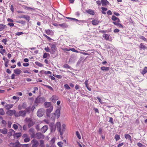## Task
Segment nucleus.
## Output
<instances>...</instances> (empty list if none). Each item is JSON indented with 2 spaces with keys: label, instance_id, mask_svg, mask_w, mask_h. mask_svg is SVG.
I'll return each mask as SVG.
<instances>
[{
  "label": "nucleus",
  "instance_id": "nucleus-1",
  "mask_svg": "<svg viewBox=\"0 0 147 147\" xmlns=\"http://www.w3.org/2000/svg\"><path fill=\"white\" fill-rule=\"evenodd\" d=\"M56 126L58 131L60 133V135L62 136L63 133L65 131L66 125L63 124L61 126V123L59 122H57L56 123Z\"/></svg>",
  "mask_w": 147,
  "mask_h": 147
},
{
  "label": "nucleus",
  "instance_id": "nucleus-2",
  "mask_svg": "<svg viewBox=\"0 0 147 147\" xmlns=\"http://www.w3.org/2000/svg\"><path fill=\"white\" fill-rule=\"evenodd\" d=\"M25 120L28 123V126L29 127L32 126L35 123V120L34 119L32 118H26L25 119Z\"/></svg>",
  "mask_w": 147,
  "mask_h": 147
},
{
  "label": "nucleus",
  "instance_id": "nucleus-3",
  "mask_svg": "<svg viewBox=\"0 0 147 147\" xmlns=\"http://www.w3.org/2000/svg\"><path fill=\"white\" fill-rule=\"evenodd\" d=\"M26 112L25 111H20L18 112L15 114V117H18L20 116L24 117L26 116Z\"/></svg>",
  "mask_w": 147,
  "mask_h": 147
},
{
  "label": "nucleus",
  "instance_id": "nucleus-4",
  "mask_svg": "<svg viewBox=\"0 0 147 147\" xmlns=\"http://www.w3.org/2000/svg\"><path fill=\"white\" fill-rule=\"evenodd\" d=\"M45 101V98L44 97H37L35 101L36 103H42Z\"/></svg>",
  "mask_w": 147,
  "mask_h": 147
},
{
  "label": "nucleus",
  "instance_id": "nucleus-5",
  "mask_svg": "<svg viewBox=\"0 0 147 147\" xmlns=\"http://www.w3.org/2000/svg\"><path fill=\"white\" fill-rule=\"evenodd\" d=\"M31 142L32 144V147H38L39 145L38 141L35 139H33L32 140Z\"/></svg>",
  "mask_w": 147,
  "mask_h": 147
},
{
  "label": "nucleus",
  "instance_id": "nucleus-6",
  "mask_svg": "<svg viewBox=\"0 0 147 147\" xmlns=\"http://www.w3.org/2000/svg\"><path fill=\"white\" fill-rule=\"evenodd\" d=\"M44 109H39L37 112V116L39 117H41L44 113Z\"/></svg>",
  "mask_w": 147,
  "mask_h": 147
},
{
  "label": "nucleus",
  "instance_id": "nucleus-7",
  "mask_svg": "<svg viewBox=\"0 0 147 147\" xmlns=\"http://www.w3.org/2000/svg\"><path fill=\"white\" fill-rule=\"evenodd\" d=\"M16 111L15 110H10L6 112V114L7 115L10 116H11L14 114L15 116V114H16Z\"/></svg>",
  "mask_w": 147,
  "mask_h": 147
},
{
  "label": "nucleus",
  "instance_id": "nucleus-8",
  "mask_svg": "<svg viewBox=\"0 0 147 147\" xmlns=\"http://www.w3.org/2000/svg\"><path fill=\"white\" fill-rule=\"evenodd\" d=\"M22 137L24 138V141L25 142H28L30 141V138L27 134L23 135Z\"/></svg>",
  "mask_w": 147,
  "mask_h": 147
},
{
  "label": "nucleus",
  "instance_id": "nucleus-9",
  "mask_svg": "<svg viewBox=\"0 0 147 147\" xmlns=\"http://www.w3.org/2000/svg\"><path fill=\"white\" fill-rule=\"evenodd\" d=\"M53 106H51L49 109H47L46 113L47 116L48 117H50V113L53 111Z\"/></svg>",
  "mask_w": 147,
  "mask_h": 147
},
{
  "label": "nucleus",
  "instance_id": "nucleus-10",
  "mask_svg": "<svg viewBox=\"0 0 147 147\" xmlns=\"http://www.w3.org/2000/svg\"><path fill=\"white\" fill-rule=\"evenodd\" d=\"M9 145L10 146H13V147H20L21 144L19 142H17L15 143H11Z\"/></svg>",
  "mask_w": 147,
  "mask_h": 147
},
{
  "label": "nucleus",
  "instance_id": "nucleus-11",
  "mask_svg": "<svg viewBox=\"0 0 147 147\" xmlns=\"http://www.w3.org/2000/svg\"><path fill=\"white\" fill-rule=\"evenodd\" d=\"M29 132L31 138H34L35 135L34 129L33 128H31L29 130Z\"/></svg>",
  "mask_w": 147,
  "mask_h": 147
},
{
  "label": "nucleus",
  "instance_id": "nucleus-12",
  "mask_svg": "<svg viewBox=\"0 0 147 147\" xmlns=\"http://www.w3.org/2000/svg\"><path fill=\"white\" fill-rule=\"evenodd\" d=\"M51 127V131L52 132H54L56 130V126L54 125L53 123H51L50 125Z\"/></svg>",
  "mask_w": 147,
  "mask_h": 147
},
{
  "label": "nucleus",
  "instance_id": "nucleus-13",
  "mask_svg": "<svg viewBox=\"0 0 147 147\" xmlns=\"http://www.w3.org/2000/svg\"><path fill=\"white\" fill-rule=\"evenodd\" d=\"M49 44L51 46V49L53 53H54L56 50V46L55 45L53 44Z\"/></svg>",
  "mask_w": 147,
  "mask_h": 147
},
{
  "label": "nucleus",
  "instance_id": "nucleus-14",
  "mask_svg": "<svg viewBox=\"0 0 147 147\" xmlns=\"http://www.w3.org/2000/svg\"><path fill=\"white\" fill-rule=\"evenodd\" d=\"M48 127L47 125L44 126L41 129V131L43 133H45L48 129Z\"/></svg>",
  "mask_w": 147,
  "mask_h": 147
},
{
  "label": "nucleus",
  "instance_id": "nucleus-15",
  "mask_svg": "<svg viewBox=\"0 0 147 147\" xmlns=\"http://www.w3.org/2000/svg\"><path fill=\"white\" fill-rule=\"evenodd\" d=\"M7 129L4 128L3 129H0V132L3 134H7Z\"/></svg>",
  "mask_w": 147,
  "mask_h": 147
},
{
  "label": "nucleus",
  "instance_id": "nucleus-16",
  "mask_svg": "<svg viewBox=\"0 0 147 147\" xmlns=\"http://www.w3.org/2000/svg\"><path fill=\"white\" fill-rule=\"evenodd\" d=\"M101 4L102 6H105L109 5V3L107 0H101Z\"/></svg>",
  "mask_w": 147,
  "mask_h": 147
},
{
  "label": "nucleus",
  "instance_id": "nucleus-17",
  "mask_svg": "<svg viewBox=\"0 0 147 147\" xmlns=\"http://www.w3.org/2000/svg\"><path fill=\"white\" fill-rule=\"evenodd\" d=\"M55 115L57 117V118H58L60 116V110L59 109H57L55 113Z\"/></svg>",
  "mask_w": 147,
  "mask_h": 147
},
{
  "label": "nucleus",
  "instance_id": "nucleus-18",
  "mask_svg": "<svg viewBox=\"0 0 147 147\" xmlns=\"http://www.w3.org/2000/svg\"><path fill=\"white\" fill-rule=\"evenodd\" d=\"M36 137L38 139H42L44 138L43 136L40 133H37L36 134Z\"/></svg>",
  "mask_w": 147,
  "mask_h": 147
},
{
  "label": "nucleus",
  "instance_id": "nucleus-19",
  "mask_svg": "<svg viewBox=\"0 0 147 147\" xmlns=\"http://www.w3.org/2000/svg\"><path fill=\"white\" fill-rule=\"evenodd\" d=\"M18 18H24L26 20H28V21L30 19V17L26 15H23V16H18Z\"/></svg>",
  "mask_w": 147,
  "mask_h": 147
},
{
  "label": "nucleus",
  "instance_id": "nucleus-20",
  "mask_svg": "<svg viewBox=\"0 0 147 147\" xmlns=\"http://www.w3.org/2000/svg\"><path fill=\"white\" fill-rule=\"evenodd\" d=\"M58 99V97L56 95L53 96L51 98V100L52 101L54 102L55 100H57Z\"/></svg>",
  "mask_w": 147,
  "mask_h": 147
},
{
  "label": "nucleus",
  "instance_id": "nucleus-21",
  "mask_svg": "<svg viewBox=\"0 0 147 147\" xmlns=\"http://www.w3.org/2000/svg\"><path fill=\"white\" fill-rule=\"evenodd\" d=\"M51 119L53 121H55V118L57 117L55 115V114L54 113H52L51 115H50V117Z\"/></svg>",
  "mask_w": 147,
  "mask_h": 147
},
{
  "label": "nucleus",
  "instance_id": "nucleus-22",
  "mask_svg": "<svg viewBox=\"0 0 147 147\" xmlns=\"http://www.w3.org/2000/svg\"><path fill=\"white\" fill-rule=\"evenodd\" d=\"M14 72L17 76H19L22 72V71L19 69H16L14 70Z\"/></svg>",
  "mask_w": 147,
  "mask_h": 147
},
{
  "label": "nucleus",
  "instance_id": "nucleus-23",
  "mask_svg": "<svg viewBox=\"0 0 147 147\" xmlns=\"http://www.w3.org/2000/svg\"><path fill=\"white\" fill-rule=\"evenodd\" d=\"M99 22V21L98 20L96 19H94L92 21L91 23L92 25H97L98 24Z\"/></svg>",
  "mask_w": 147,
  "mask_h": 147
},
{
  "label": "nucleus",
  "instance_id": "nucleus-24",
  "mask_svg": "<svg viewBox=\"0 0 147 147\" xmlns=\"http://www.w3.org/2000/svg\"><path fill=\"white\" fill-rule=\"evenodd\" d=\"M126 139L129 140L131 142V136L129 134H125L124 135Z\"/></svg>",
  "mask_w": 147,
  "mask_h": 147
},
{
  "label": "nucleus",
  "instance_id": "nucleus-25",
  "mask_svg": "<svg viewBox=\"0 0 147 147\" xmlns=\"http://www.w3.org/2000/svg\"><path fill=\"white\" fill-rule=\"evenodd\" d=\"M140 48L141 49H143L144 50L147 49V47L146 46L144 45L142 43H140L139 46Z\"/></svg>",
  "mask_w": 147,
  "mask_h": 147
},
{
  "label": "nucleus",
  "instance_id": "nucleus-26",
  "mask_svg": "<svg viewBox=\"0 0 147 147\" xmlns=\"http://www.w3.org/2000/svg\"><path fill=\"white\" fill-rule=\"evenodd\" d=\"M111 19L113 20V21H117V22H120V20L119 19L115 17L114 16H112V17L111 18Z\"/></svg>",
  "mask_w": 147,
  "mask_h": 147
},
{
  "label": "nucleus",
  "instance_id": "nucleus-27",
  "mask_svg": "<svg viewBox=\"0 0 147 147\" xmlns=\"http://www.w3.org/2000/svg\"><path fill=\"white\" fill-rule=\"evenodd\" d=\"M50 57V55L49 53H45L43 54V58H49Z\"/></svg>",
  "mask_w": 147,
  "mask_h": 147
},
{
  "label": "nucleus",
  "instance_id": "nucleus-28",
  "mask_svg": "<svg viewBox=\"0 0 147 147\" xmlns=\"http://www.w3.org/2000/svg\"><path fill=\"white\" fill-rule=\"evenodd\" d=\"M86 11L88 13L90 14L91 15H94V11L91 9H89L87 10Z\"/></svg>",
  "mask_w": 147,
  "mask_h": 147
},
{
  "label": "nucleus",
  "instance_id": "nucleus-29",
  "mask_svg": "<svg viewBox=\"0 0 147 147\" xmlns=\"http://www.w3.org/2000/svg\"><path fill=\"white\" fill-rule=\"evenodd\" d=\"M13 106V105H12V104L9 105V104H6L5 105V107L6 109L7 110H9L10 109L12 108Z\"/></svg>",
  "mask_w": 147,
  "mask_h": 147
},
{
  "label": "nucleus",
  "instance_id": "nucleus-30",
  "mask_svg": "<svg viewBox=\"0 0 147 147\" xmlns=\"http://www.w3.org/2000/svg\"><path fill=\"white\" fill-rule=\"evenodd\" d=\"M39 147H45L44 141L42 140H40V141Z\"/></svg>",
  "mask_w": 147,
  "mask_h": 147
},
{
  "label": "nucleus",
  "instance_id": "nucleus-31",
  "mask_svg": "<svg viewBox=\"0 0 147 147\" xmlns=\"http://www.w3.org/2000/svg\"><path fill=\"white\" fill-rule=\"evenodd\" d=\"M6 27L5 25L3 24H0V31L3 30Z\"/></svg>",
  "mask_w": 147,
  "mask_h": 147
},
{
  "label": "nucleus",
  "instance_id": "nucleus-32",
  "mask_svg": "<svg viewBox=\"0 0 147 147\" xmlns=\"http://www.w3.org/2000/svg\"><path fill=\"white\" fill-rule=\"evenodd\" d=\"M101 69L102 71H108L109 70V67L103 66L101 67Z\"/></svg>",
  "mask_w": 147,
  "mask_h": 147
},
{
  "label": "nucleus",
  "instance_id": "nucleus-33",
  "mask_svg": "<svg viewBox=\"0 0 147 147\" xmlns=\"http://www.w3.org/2000/svg\"><path fill=\"white\" fill-rule=\"evenodd\" d=\"M46 108L50 107L51 106V103L50 102H46L44 104Z\"/></svg>",
  "mask_w": 147,
  "mask_h": 147
},
{
  "label": "nucleus",
  "instance_id": "nucleus-34",
  "mask_svg": "<svg viewBox=\"0 0 147 147\" xmlns=\"http://www.w3.org/2000/svg\"><path fill=\"white\" fill-rule=\"evenodd\" d=\"M103 37L107 40H108L109 38V35L107 34H104L103 35Z\"/></svg>",
  "mask_w": 147,
  "mask_h": 147
},
{
  "label": "nucleus",
  "instance_id": "nucleus-35",
  "mask_svg": "<svg viewBox=\"0 0 147 147\" xmlns=\"http://www.w3.org/2000/svg\"><path fill=\"white\" fill-rule=\"evenodd\" d=\"M0 53L3 55L5 54H6V51L4 49H1L0 50Z\"/></svg>",
  "mask_w": 147,
  "mask_h": 147
},
{
  "label": "nucleus",
  "instance_id": "nucleus-36",
  "mask_svg": "<svg viewBox=\"0 0 147 147\" xmlns=\"http://www.w3.org/2000/svg\"><path fill=\"white\" fill-rule=\"evenodd\" d=\"M147 72V67H145L144 69L142 70L141 73L144 75Z\"/></svg>",
  "mask_w": 147,
  "mask_h": 147
},
{
  "label": "nucleus",
  "instance_id": "nucleus-37",
  "mask_svg": "<svg viewBox=\"0 0 147 147\" xmlns=\"http://www.w3.org/2000/svg\"><path fill=\"white\" fill-rule=\"evenodd\" d=\"M78 22V24H80L81 23H84L87 22V21L84 20H76Z\"/></svg>",
  "mask_w": 147,
  "mask_h": 147
},
{
  "label": "nucleus",
  "instance_id": "nucleus-38",
  "mask_svg": "<svg viewBox=\"0 0 147 147\" xmlns=\"http://www.w3.org/2000/svg\"><path fill=\"white\" fill-rule=\"evenodd\" d=\"M35 63L37 65L40 67H42L43 66V65L41 63L38 61L35 62Z\"/></svg>",
  "mask_w": 147,
  "mask_h": 147
},
{
  "label": "nucleus",
  "instance_id": "nucleus-39",
  "mask_svg": "<svg viewBox=\"0 0 147 147\" xmlns=\"http://www.w3.org/2000/svg\"><path fill=\"white\" fill-rule=\"evenodd\" d=\"M5 113V112L3 109L2 108L0 109V115H3Z\"/></svg>",
  "mask_w": 147,
  "mask_h": 147
},
{
  "label": "nucleus",
  "instance_id": "nucleus-40",
  "mask_svg": "<svg viewBox=\"0 0 147 147\" xmlns=\"http://www.w3.org/2000/svg\"><path fill=\"white\" fill-rule=\"evenodd\" d=\"M76 135L77 136V137L79 139H81V136L79 134V132L78 131H76Z\"/></svg>",
  "mask_w": 147,
  "mask_h": 147
},
{
  "label": "nucleus",
  "instance_id": "nucleus-41",
  "mask_svg": "<svg viewBox=\"0 0 147 147\" xmlns=\"http://www.w3.org/2000/svg\"><path fill=\"white\" fill-rule=\"evenodd\" d=\"M59 26L63 28H65L67 26V25L65 23H63L61 24H59Z\"/></svg>",
  "mask_w": 147,
  "mask_h": 147
},
{
  "label": "nucleus",
  "instance_id": "nucleus-42",
  "mask_svg": "<svg viewBox=\"0 0 147 147\" xmlns=\"http://www.w3.org/2000/svg\"><path fill=\"white\" fill-rule=\"evenodd\" d=\"M120 136L118 134L115 135V139L116 141L119 140L120 139Z\"/></svg>",
  "mask_w": 147,
  "mask_h": 147
},
{
  "label": "nucleus",
  "instance_id": "nucleus-43",
  "mask_svg": "<svg viewBox=\"0 0 147 147\" xmlns=\"http://www.w3.org/2000/svg\"><path fill=\"white\" fill-rule=\"evenodd\" d=\"M137 145L139 147H145V146L144 145L142 144L140 142L138 143Z\"/></svg>",
  "mask_w": 147,
  "mask_h": 147
},
{
  "label": "nucleus",
  "instance_id": "nucleus-44",
  "mask_svg": "<svg viewBox=\"0 0 147 147\" xmlns=\"http://www.w3.org/2000/svg\"><path fill=\"white\" fill-rule=\"evenodd\" d=\"M53 75L58 79H61L62 78V76L61 75Z\"/></svg>",
  "mask_w": 147,
  "mask_h": 147
},
{
  "label": "nucleus",
  "instance_id": "nucleus-45",
  "mask_svg": "<svg viewBox=\"0 0 147 147\" xmlns=\"http://www.w3.org/2000/svg\"><path fill=\"white\" fill-rule=\"evenodd\" d=\"M33 89L34 90L32 91V92L34 94L36 93V91L38 90V88L37 87H35Z\"/></svg>",
  "mask_w": 147,
  "mask_h": 147
},
{
  "label": "nucleus",
  "instance_id": "nucleus-46",
  "mask_svg": "<svg viewBox=\"0 0 147 147\" xmlns=\"http://www.w3.org/2000/svg\"><path fill=\"white\" fill-rule=\"evenodd\" d=\"M46 33L48 35H49L51 34V31L50 30H45Z\"/></svg>",
  "mask_w": 147,
  "mask_h": 147
},
{
  "label": "nucleus",
  "instance_id": "nucleus-47",
  "mask_svg": "<svg viewBox=\"0 0 147 147\" xmlns=\"http://www.w3.org/2000/svg\"><path fill=\"white\" fill-rule=\"evenodd\" d=\"M7 41V39L6 38H5L2 40V42L5 45H6L7 43L6 42Z\"/></svg>",
  "mask_w": 147,
  "mask_h": 147
},
{
  "label": "nucleus",
  "instance_id": "nucleus-48",
  "mask_svg": "<svg viewBox=\"0 0 147 147\" xmlns=\"http://www.w3.org/2000/svg\"><path fill=\"white\" fill-rule=\"evenodd\" d=\"M80 53L81 54H82L84 55H90V53H85L84 52H80Z\"/></svg>",
  "mask_w": 147,
  "mask_h": 147
},
{
  "label": "nucleus",
  "instance_id": "nucleus-49",
  "mask_svg": "<svg viewBox=\"0 0 147 147\" xmlns=\"http://www.w3.org/2000/svg\"><path fill=\"white\" fill-rule=\"evenodd\" d=\"M64 87L67 89H70V88L67 84H65L64 85Z\"/></svg>",
  "mask_w": 147,
  "mask_h": 147
},
{
  "label": "nucleus",
  "instance_id": "nucleus-50",
  "mask_svg": "<svg viewBox=\"0 0 147 147\" xmlns=\"http://www.w3.org/2000/svg\"><path fill=\"white\" fill-rule=\"evenodd\" d=\"M43 36L50 40H52L50 37H49L45 34H44Z\"/></svg>",
  "mask_w": 147,
  "mask_h": 147
},
{
  "label": "nucleus",
  "instance_id": "nucleus-51",
  "mask_svg": "<svg viewBox=\"0 0 147 147\" xmlns=\"http://www.w3.org/2000/svg\"><path fill=\"white\" fill-rule=\"evenodd\" d=\"M63 67L65 68H70L71 67L69 66L68 64H65L63 65Z\"/></svg>",
  "mask_w": 147,
  "mask_h": 147
},
{
  "label": "nucleus",
  "instance_id": "nucleus-52",
  "mask_svg": "<svg viewBox=\"0 0 147 147\" xmlns=\"http://www.w3.org/2000/svg\"><path fill=\"white\" fill-rule=\"evenodd\" d=\"M45 74H52V72L50 71H46L45 72Z\"/></svg>",
  "mask_w": 147,
  "mask_h": 147
},
{
  "label": "nucleus",
  "instance_id": "nucleus-53",
  "mask_svg": "<svg viewBox=\"0 0 147 147\" xmlns=\"http://www.w3.org/2000/svg\"><path fill=\"white\" fill-rule=\"evenodd\" d=\"M12 98L14 100H16L17 101L19 100V98L18 97H16L15 96H13Z\"/></svg>",
  "mask_w": 147,
  "mask_h": 147
},
{
  "label": "nucleus",
  "instance_id": "nucleus-54",
  "mask_svg": "<svg viewBox=\"0 0 147 147\" xmlns=\"http://www.w3.org/2000/svg\"><path fill=\"white\" fill-rule=\"evenodd\" d=\"M13 128L15 130L17 129L18 128V125L16 124H14L13 125Z\"/></svg>",
  "mask_w": 147,
  "mask_h": 147
},
{
  "label": "nucleus",
  "instance_id": "nucleus-55",
  "mask_svg": "<svg viewBox=\"0 0 147 147\" xmlns=\"http://www.w3.org/2000/svg\"><path fill=\"white\" fill-rule=\"evenodd\" d=\"M63 143L62 142H58L57 144L60 147H62L63 146Z\"/></svg>",
  "mask_w": 147,
  "mask_h": 147
},
{
  "label": "nucleus",
  "instance_id": "nucleus-56",
  "mask_svg": "<svg viewBox=\"0 0 147 147\" xmlns=\"http://www.w3.org/2000/svg\"><path fill=\"white\" fill-rule=\"evenodd\" d=\"M23 34V33L22 32H18L16 33V35L18 36H20Z\"/></svg>",
  "mask_w": 147,
  "mask_h": 147
},
{
  "label": "nucleus",
  "instance_id": "nucleus-57",
  "mask_svg": "<svg viewBox=\"0 0 147 147\" xmlns=\"http://www.w3.org/2000/svg\"><path fill=\"white\" fill-rule=\"evenodd\" d=\"M109 122L112 124L113 123V119L112 117H109Z\"/></svg>",
  "mask_w": 147,
  "mask_h": 147
},
{
  "label": "nucleus",
  "instance_id": "nucleus-58",
  "mask_svg": "<svg viewBox=\"0 0 147 147\" xmlns=\"http://www.w3.org/2000/svg\"><path fill=\"white\" fill-rule=\"evenodd\" d=\"M16 137L18 138L21 136V134L20 133H18L16 134Z\"/></svg>",
  "mask_w": 147,
  "mask_h": 147
},
{
  "label": "nucleus",
  "instance_id": "nucleus-59",
  "mask_svg": "<svg viewBox=\"0 0 147 147\" xmlns=\"http://www.w3.org/2000/svg\"><path fill=\"white\" fill-rule=\"evenodd\" d=\"M46 86L47 88H48L49 89L51 90H53V88L51 86H48V85H46Z\"/></svg>",
  "mask_w": 147,
  "mask_h": 147
},
{
  "label": "nucleus",
  "instance_id": "nucleus-60",
  "mask_svg": "<svg viewBox=\"0 0 147 147\" xmlns=\"http://www.w3.org/2000/svg\"><path fill=\"white\" fill-rule=\"evenodd\" d=\"M16 22L17 23H21L22 24H23L25 23L22 20L19 21H16Z\"/></svg>",
  "mask_w": 147,
  "mask_h": 147
},
{
  "label": "nucleus",
  "instance_id": "nucleus-61",
  "mask_svg": "<svg viewBox=\"0 0 147 147\" xmlns=\"http://www.w3.org/2000/svg\"><path fill=\"white\" fill-rule=\"evenodd\" d=\"M45 50L46 52H50V49L48 47L45 48Z\"/></svg>",
  "mask_w": 147,
  "mask_h": 147
},
{
  "label": "nucleus",
  "instance_id": "nucleus-62",
  "mask_svg": "<svg viewBox=\"0 0 147 147\" xmlns=\"http://www.w3.org/2000/svg\"><path fill=\"white\" fill-rule=\"evenodd\" d=\"M140 39L143 40L144 41H145L146 40V38H145L144 36H141L140 37Z\"/></svg>",
  "mask_w": 147,
  "mask_h": 147
},
{
  "label": "nucleus",
  "instance_id": "nucleus-63",
  "mask_svg": "<svg viewBox=\"0 0 147 147\" xmlns=\"http://www.w3.org/2000/svg\"><path fill=\"white\" fill-rule=\"evenodd\" d=\"M55 138H53L52 140H51V142L53 144H54L55 142Z\"/></svg>",
  "mask_w": 147,
  "mask_h": 147
},
{
  "label": "nucleus",
  "instance_id": "nucleus-64",
  "mask_svg": "<svg viewBox=\"0 0 147 147\" xmlns=\"http://www.w3.org/2000/svg\"><path fill=\"white\" fill-rule=\"evenodd\" d=\"M22 147H28L29 146V144H28L21 145Z\"/></svg>",
  "mask_w": 147,
  "mask_h": 147
}]
</instances>
